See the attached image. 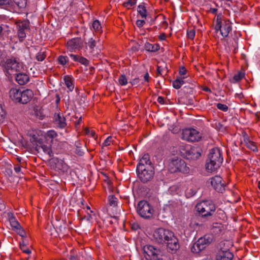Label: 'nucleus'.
Returning <instances> with one entry per match:
<instances>
[{"label": "nucleus", "mask_w": 260, "mask_h": 260, "mask_svg": "<svg viewBox=\"0 0 260 260\" xmlns=\"http://www.w3.org/2000/svg\"><path fill=\"white\" fill-rule=\"evenodd\" d=\"M10 98L15 103H16V88H12L9 91Z\"/></svg>", "instance_id": "nucleus-34"}, {"label": "nucleus", "mask_w": 260, "mask_h": 260, "mask_svg": "<svg viewBox=\"0 0 260 260\" xmlns=\"http://www.w3.org/2000/svg\"><path fill=\"white\" fill-rule=\"evenodd\" d=\"M23 59L21 60L22 61ZM26 66L24 64L23 61H17V72L19 71H25L26 70Z\"/></svg>", "instance_id": "nucleus-38"}, {"label": "nucleus", "mask_w": 260, "mask_h": 260, "mask_svg": "<svg viewBox=\"0 0 260 260\" xmlns=\"http://www.w3.org/2000/svg\"><path fill=\"white\" fill-rule=\"evenodd\" d=\"M83 42L80 38H75L67 42V48L71 51L78 49L83 46Z\"/></svg>", "instance_id": "nucleus-16"}, {"label": "nucleus", "mask_w": 260, "mask_h": 260, "mask_svg": "<svg viewBox=\"0 0 260 260\" xmlns=\"http://www.w3.org/2000/svg\"><path fill=\"white\" fill-rule=\"evenodd\" d=\"M148 166H151L149 155L147 153L144 154L140 159L137 169H140L141 167H142V168H148Z\"/></svg>", "instance_id": "nucleus-17"}, {"label": "nucleus", "mask_w": 260, "mask_h": 260, "mask_svg": "<svg viewBox=\"0 0 260 260\" xmlns=\"http://www.w3.org/2000/svg\"><path fill=\"white\" fill-rule=\"evenodd\" d=\"M3 111V110L2 105L0 104V123L2 122L4 119V115L2 114Z\"/></svg>", "instance_id": "nucleus-60"}, {"label": "nucleus", "mask_w": 260, "mask_h": 260, "mask_svg": "<svg viewBox=\"0 0 260 260\" xmlns=\"http://www.w3.org/2000/svg\"><path fill=\"white\" fill-rule=\"evenodd\" d=\"M17 26L19 27L17 37L19 38L20 41L21 42L26 37L25 30L29 28V21L28 20H24L21 21L19 20H17Z\"/></svg>", "instance_id": "nucleus-13"}, {"label": "nucleus", "mask_w": 260, "mask_h": 260, "mask_svg": "<svg viewBox=\"0 0 260 260\" xmlns=\"http://www.w3.org/2000/svg\"><path fill=\"white\" fill-rule=\"evenodd\" d=\"M186 73V70L184 67H181L179 69V74L180 75H184Z\"/></svg>", "instance_id": "nucleus-59"}, {"label": "nucleus", "mask_w": 260, "mask_h": 260, "mask_svg": "<svg viewBox=\"0 0 260 260\" xmlns=\"http://www.w3.org/2000/svg\"><path fill=\"white\" fill-rule=\"evenodd\" d=\"M6 75L10 81L14 78L16 81V60L14 59H7L5 62Z\"/></svg>", "instance_id": "nucleus-10"}, {"label": "nucleus", "mask_w": 260, "mask_h": 260, "mask_svg": "<svg viewBox=\"0 0 260 260\" xmlns=\"http://www.w3.org/2000/svg\"><path fill=\"white\" fill-rule=\"evenodd\" d=\"M17 235L21 238L27 237V234L25 230L21 226L17 221Z\"/></svg>", "instance_id": "nucleus-31"}, {"label": "nucleus", "mask_w": 260, "mask_h": 260, "mask_svg": "<svg viewBox=\"0 0 260 260\" xmlns=\"http://www.w3.org/2000/svg\"><path fill=\"white\" fill-rule=\"evenodd\" d=\"M195 36V30L194 29H191L187 32L188 38L190 39H193Z\"/></svg>", "instance_id": "nucleus-51"}, {"label": "nucleus", "mask_w": 260, "mask_h": 260, "mask_svg": "<svg viewBox=\"0 0 260 260\" xmlns=\"http://www.w3.org/2000/svg\"><path fill=\"white\" fill-rule=\"evenodd\" d=\"M223 226L221 223L215 222L213 223L211 230L214 234H218L223 230Z\"/></svg>", "instance_id": "nucleus-25"}, {"label": "nucleus", "mask_w": 260, "mask_h": 260, "mask_svg": "<svg viewBox=\"0 0 260 260\" xmlns=\"http://www.w3.org/2000/svg\"><path fill=\"white\" fill-rule=\"evenodd\" d=\"M223 162L220 150L217 148L210 150L208 159L206 161V168L208 172H212L217 170Z\"/></svg>", "instance_id": "nucleus-2"}, {"label": "nucleus", "mask_w": 260, "mask_h": 260, "mask_svg": "<svg viewBox=\"0 0 260 260\" xmlns=\"http://www.w3.org/2000/svg\"><path fill=\"white\" fill-rule=\"evenodd\" d=\"M149 74L148 73H145L144 76V81H146V82H149Z\"/></svg>", "instance_id": "nucleus-63"}, {"label": "nucleus", "mask_w": 260, "mask_h": 260, "mask_svg": "<svg viewBox=\"0 0 260 260\" xmlns=\"http://www.w3.org/2000/svg\"><path fill=\"white\" fill-rule=\"evenodd\" d=\"M243 74H242V73H240V72H239L238 73L235 74L234 76H233V79L236 81V82H238V81H239L240 80H241L242 78L243 77Z\"/></svg>", "instance_id": "nucleus-44"}, {"label": "nucleus", "mask_w": 260, "mask_h": 260, "mask_svg": "<svg viewBox=\"0 0 260 260\" xmlns=\"http://www.w3.org/2000/svg\"><path fill=\"white\" fill-rule=\"evenodd\" d=\"M144 48L148 52H154L159 49V45L158 44H151L147 42L145 44Z\"/></svg>", "instance_id": "nucleus-24"}, {"label": "nucleus", "mask_w": 260, "mask_h": 260, "mask_svg": "<svg viewBox=\"0 0 260 260\" xmlns=\"http://www.w3.org/2000/svg\"><path fill=\"white\" fill-rule=\"evenodd\" d=\"M21 137V139L19 140V142L22 146L26 147L27 146V142L22 136Z\"/></svg>", "instance_id": "nucleus-55"}, {"label": "nucleus", "mask_w": 260, "mask_h": 260, "mask_svg": "<svg viewBox=\"0 0 260 260\" xmlns=\"http://www.w3.org/2000/svg\"><path fill=\"white\" fill-rule=\"evenodd\" d=\"M216 126L220 131H223L225 129V127L220 122L216 123Z\"/></svg>", "instance_id": "nucleus-61"}, {"label": "nucleus", "mask_w": 260, "mask_h": 260, "mask_svg": "<svg viewBox=\"0 0 260 260\" xmlns=\"http://www.w3.org/2000/svg\"><path fill=\"white\" fill-rule=\"evenodd\" d=\"M22 168H23V170H21V168L17 166V177H19L20 179H23V175L24 174V171H25V169L24 167L22 166Z\"/></svg>", "instance_id": "nucleus-41"}, {"label": "nucleus", "mask_w": 260, "mask_h": 260, "mask_svg": "<svg viewBox=\"0 0 260 260\" xmlns=\"http://www.w3.org/2000/svg\"><path fill=\"white\" fill-rule=\"evenodd\" d=\"M217 107L218 109L225 112L227 111L228 110V107L226 105L221 103H218L217 104Z\"/></svg>", "instance_id": "nucleus-45"}, {"label": "nucleus", "mask_w": 260, "mask_h": 260, "mask_svg": "<svg viewBox=\"0 0 260 260\" xmlns=\"http://www.w3.org/2000/svg\"><path fill=\"white\" fill-rule=\"evenodd\" d=\"M64 81L69 90L71 91H72L74 89V85L72 78L70 76H66L64 77Z\"/></svg>", "instance_id": "nucleus-30"}, {"label": "nucleus", "mask_w": 260, "mask_h": 260, "mask_svg": "<svg viewBox=\"0 0 260 260\" xmlns=\"http://www.w3.org/2000/svg\"><path fill=\"white\" fill-rule=\"evenodd\" d=\"M157 102L161 104H163L164 103V99L163 97L162 96H159L158 98H157Z\"/></svg>", "instance_id": "nucleus-64"}, {"label": "nucleus", "mask_w": 260, "mask_h": 260, "mask_svg": "<svg viewBox=\"0 0 260 260\" xmlns=\"http://www.w3.org/2000/svg\"><path fill=\"white\" fill-rule=\"evenodd\" d=\"M20 249L24 252L26 254H30L31 253V251L29 248L27 246H22Z\"/></svg>", "instance_id": "nucleus-52"}, {"label": "nucleus", "mask_w": 260, "mask_h": 260, "mask_svg": "<svg viewBox=\"0 0 260 260\" xmlns=\"http://www.w3.org/2000/svg\"><path fill=\"white\" fill-rule=\"evenodd\" d=\"M152 239L159 244L167 245V248L172 252H176L180 247L178 239L170 230L162 228L156 229L153 232Z\"/></svg>", "instance_id": "nucleus-1"}, {"label": "nucleus", "mask_w": 260, "mask_h": 260, "mask_svg": "<svg viewBox=\"0 0 260 260\" xmlns=\"http://www.w3.org/2000/svg\"><path fill=\"white\" fill-rule=\"evenodd\" d=\"M118 82L122 86L125 85L127 83V79L125 75H121L118 79Z\"/></svg>", "instance_id": "nucleus-37"}, {"label": "nucleus", "mask_w": 260, "mask_h": 260, "mask_svg": "<svg viewBox=\"0 0 260 260\" xmlns=\"http://www.w3.org/2000/svg\"><path fill=\"white\" fill-rule=\"evenodd\" d=\"M140 82V80L138 78H136L134 79H133L132 81H131L129 82V83L132 85H137L139 84Z\"/></svg>", "instance_id": "nucleus-56"}, {"label": "nucleus", "mask_w": 260, "mask_h": 260, "mask_svg": "<svg viewBox=\"0 0 260 260\" xmlns=\"http://www.w3.org/2000/svg\"><path fill=\"white\" fill-rule=\"evenodd\" d=\"M204 249V246L197 241L192 246L191 250L193 253H198Z\"/></svg>", "instance_id": "nucleus-27"}, {"label": "nucleus", "mask_w": 260, "mask_h": 260, "mask_svg": "<svg viewBox=\"0 0 260 260\" xmlns=\"http://www.w3.org/2000/svg\"><path fill=\"white\" fill-rule=\"evenodd\" d=\"M113 141V137L111 136L108 137L104 142L103 144V146H109L111 143Z\"/></svg>", "instance_id": "nucleus-46"}, {"label": "nucleus", "mask_w": 260, "mask_h": 260, "mask_svg": "<svg viewBox=\"0 0 260 260\" xmlns=\"http://www.w3.org/2000/svg\"><path fill=\"white\" fill-rule=\"evenodd\" d=\"M137 173L140 180L143 183L150 181L153 177L154 172L151 166H148V168L137 169Z\"/></svg>", "instance_id": "nucleus-8"}, {"label": "nucleus", "mask_w": 260, "mask_h": 260, "mask_svg": "<svg viewBox=\"0 0 260 260\" xmlns=\"http://www.w3.org/2000/svg\"><path fill=\"white\" fill-rule=\"evenodd\" d=\"M215 29L216 32L220 31L223 38H226L232 30V22L229 19H222L221 16L218 15L216 20Z\"/></svg>", "instance_id": "nucleus-5"}, {"label": "nucleus", "mask_w": 260, "mask_h": 260, "mask_svg": "<svg viewBox=\"0 0 260 260\" xmlns=\"http://www.w3.org/2000/svg\"><path fill=\"white\" fill-rule=\"evenodd\" d=\"M109 204L111 206H115L117 204V198L113 196H110L108 198Z\"/></svg>", "instance_id": "nucleus-40"}, {"label": "nucleus", "mask_w": 260, "mask_h": 260, "mask_svg": "<svg viewBox=\"0 0 260 260\" xmlns=\"http://www.w3.org/2000/svg\"><path fill=\"white\" fill-rule=\"evenodd\" d=\"M32 92L29 89H26L19 93L17 89V102L22 104L27 103L32 97Z\"/></svg>", "instance_id": "nucleus-14"}, {"label": "nucleus", "mask_w": 260, "mask_h": 260, "mask_svg": "<svg viewBox=\"0 0 260 260\" xmlns=\"http://www.w3.org/2000/svg\"><path fill=\"white\" fill-rule=\"evenodd\" d=\"M93 29L97 32H101L102 26L100 21L98 20H94L92 24Z\"/></svg>", "instance_id": "nucleus-33"}, {"label": "nucleus", "mask_w": 260, "mask_h": 260, "mask_svg": "<svg viewBox=\"0 0 260 260\" xmlns=\"http://www.w3.org/2000/svg\"><path fill=\"white\" fill-rule=\"evenodd\" d=\"M11 0H0V6H4L6 5H13Z\"/></svg>", "instance_id": "nucleus-49"}, {"label": "nucleus", "mask_w": 260, "mask_h": 260, "mask_svg": "<svg viewBox=\"0 0 260 260\" xmlns=\"http://www.w3.org/2000/svg\"><path fill=\"white\" fill-rule=\"evenodd\" d=\"M78 62L85 66L89 64V61L85 57L79 56Z\"/></svg>", "instance_id": "nucleus-42"}, {"label": "nucleus", "mask_w": 260, "mask_h": 260, "mask_svg": "<svg viewBox=\"0 0 260 260\" xmlns=\"http://www.w3.org/2000/svg\"><path fill=\"white\" fill-rule=\"evenodd\" d=\"M29 140L35 147V149L38 153L47 154L50 157L53 156L51 147L44 144L43 139L39 135L35 134L30 135Z\"/></svg>", "instance_id": "nucleus-3"}, {"label": "nucleus", "mask_w": 260, "mask_h": 260, "mask_svg": "<svg viewBox=\"0 0 260 260\" xmlns=\"http://www.w3.org/2000/svg\"><path fill=\"white\" fill-rule=\"evenodd\" d=\"M27 0H17V7L25 9L26 6Z\"/></svg>", "instance_id": "nucleus-39"}, {"label": "nucleus", "mask_w": 260, "mask_h": 260, "mask_svg": "<svg viewBox=\"0 0 260 260\" xmlns=\"http://www.w3.org/2000/svg\"><path fill=\"white\" fill-rule=\"evenodd\" d=\"M137 211L141 217L145 219L152 217L154 211L152 206L145 200H142L138 203Z\"/></svg>", "instance_id": "nucleus-7"}, {"label": "nucleus", "mask_w": 260, "mask_h": 260, "mask_svg": "<svg viewBox=\"0 0 260 260\" xmlns=\"http://www.w3.org/2000/svg\"><path fill=\"white\" fill-rule=\"evenodd\" d=\"M202 138V134L194 128H186L183 131L182 138L189 142L199 141Z\"/></svg>", "instance_id": "nucleus-9"}, {"label": "nucleus", "mask_w": 260, "mask_h": 260, "mask_svg": "<svg viewBox=\"0 0 260 260\" xmlns=\"http://www.w3.org/2000/svg\"><path fill=\"white\" fill-rule=\"evenodd\" d=\"M54 122L60 128H63L67 125L65 117L60 114H54Z\"/></svg>", "instance_id": "nucleus-19"}, {"label": "nucleus", "mask_w": 260, "mask_h": 260, "mask_svg": "<svg viewBox=\"0 0 260 260\" xmlns=\"http://www.w3.org/2000/svg\"><path fill=\"white\" fill-rule=\"evenodd\" d=\"M163 69L161 67L158 66L157 68V74L159 75H162V72Z\"/></svg>", "instance_id": "nucleus-62"}, {"label": "nucleus", "mask_w": 260, "mask_h": 260, "mask_svg": "<svg viewBox=\"0 0 260 260\" xmlns=\"http://www.w3.org/2000/svg\"><path fill=\"white\" fill-rule=\"evenodd\" d=\"M13 146H15V144H13L12 146H8V148L9 149V150L8 151L11 153H13V152L16 151V149L14 148Z\"/></svg>", "instance_id": "nucleus-58"}, {"label": "nucleus", "mask_w": 260, "mask_h": 260, "mask_svg": "<svg viewBox=\"0 0 260 260\" xmlns=\"http://www.w3.org/2000/svg\"><path fill=\"white\" fill-rule=\"evenodd\" d=\"M198 242L205 248L213 241V236L211 235H206L204 237H201L198 239Z\"/></svg>", "instance_id": "nucleus-20"}, {"label": "nucleus", "mask_w": 260, "mask_h": 260, "mask_svg": "<svg viewBox=\"0 0 260 260\" xmlns=\"http://www.w3.org/2000/svg\"><path fill=\"white\" fill-rule=\"evenodd\" d=\"M57 134L54 130H50L47 133V136L50 138H55L57 137Z\"/></svg>", "instance_id": "nucleus-43"}, {"label": "nucleus", "mask_w": 260, "mask_h": 260, "mask_svg": "<svg viewBox=\"0 0 260 260\" xmlns=\"http://www.w3.org/2000/svg\"><path fill=\"white\" fill-rule=\"evenodd\" d=\"M233 254L229 251H221L216 256V260H232Z\"/></svg>", "instance_id": "nucleus-21"}, {"label": "nucleus", "mask_w": 260, "mask_h": 260, "mask_svg": "<svg viewBox=\"0 0 260 260\" xmlns=\"http://www.w3.org/2000/svg\"><path fill=\"white\" fill-rule=\"evenodd\" d=\"M52 161L55 164V168L63 172H67L69 169V166L61 159L54 158Z\"/></svg>", "instance_id": "nucleus-18"}, {"label": "nucleus", "mask_w": 260, "mask_h": 260, "mask_svg": "<svg viewBox=\"0 0 260 260\" xmlns=\"http://www.w3.org/2000/svg\"><path fill=\"white\" fill-rule=\"evenodd\" d=\"M196 209L203 217H209L214 214L216 207L212 201L206 200L198 203Z\"/></svg>", "instance_id": "nucleus-6"}, {"label": "nucleus", "mask_w": 260, "mask_h": 260, "mask_svg": "<svg viewBox=\"0 0 260 260\" xmlns=\"http://www.w3.org/2000/svg\"><path fill=\"white\" fill-rule=\"evenodd\" d=\"M46 57V55L45 51H39L37 55L36 59L40 61H42Z\"/></svg>", "instance_id": "nucleus-36"}, {"label": "nucleus", "mask_w": 260, "mask_h": 260, "mask_svg": "<svg viewBox=\"0 0 260 260\" xmlns=\"http://www.w3.org/2000/svg\"><path fill=\"white\" fill-rule=\"evenodd\" d=\"M184 78H177L173 82L172 85L174 88L179 89L181 86L185 83Z\"/></svg>", "instance_id": "nucleus-28"}, {"label": "nucleus", "mask_w": 260, "mask_h": 260, "mask_svg": "<svg viewBox=\"0 0 260 260\" xmlns=\"http://www.w3.org/2000/svg\"><path fill=\"white\" fill-rule=\"evenodd\" d=\"M8 218V224L10 225L9 229L14 231H16V220L14 214L11 212L7 214Z\"/></svg>", "instance_id": "nucleus-22"}, {"label": "nucleus", "mask_w": 260, "mask_h": 260, "mask_svg": "<svg viewBox=\"0 0 260 260\" xmlns=\"http://www.w3.org/2000/svg\"><path fill=\"white\" fill-rule=\"evenodd\" d=\"M244 143L247 146V147H248L253 151H256L257 150V147L256 146V145L253 142L249 140V138H248L247 137H244Z\"/></svg>", "instance_id": "nucleus-26"}, {"label": "nucleus", "mask_w": 260, "mask_h": 260, "mask_svg": "<svg viewBox=\"0 0 260 260\" xmlns=\"http://www.w3.org/2000/svg\"><path fill=\"white\" fill-rule=\"evenodd\" d=\"M137 11L139 14L142 18H146L147 16V11L144 5H140L138 6Z\"/></svg>", "instance_id": "nucleus-32"}, {"label": "nucleus", "mask_w": 260, "mask_h": 260, "mask_svg": "<svg viewBox=\"0 0 260 260\" xmlns=\"http://www.w3.org/2000/svg\"><path fill=\"white\" fill-rule=\"evenodd\" d=\"M145 23V21L144 20H138L136 21V25L138 27H141L144 25Z\"/></svg>", "instance_id": "nucleus-54"}, {"label": "nucleus", "mask_w": 260, "mask_h": 260, "mask_svg": "<svg viewBox=\"0 0 260 260\" xmlns=\"http://www.w3.org/2000/svg\"><path fill=\"white\" fill-rule=\"evenodd\" d=\"M212 187L219 192H222L224 190L225 185L222 182V178L219 176H215L211 178L209 181Z\"/></svg>", "instance_id": "nucleus-12"}, {"label": "nucleus", "mask_w": 260, "mask_h": 260, "mask_svg": "<svg viewBox=\"0 0 260 260\" xmlns=\"http://www.w3.org/2000/svg\"><path fill=\"white\" fill-rule=\"evenodd\" d=\"M67 57L64 56H60L58 58V62L62 65H64L67 62Z\"/></svg>", "instance_id": "nucleus-48"}, {"label": "nucleus", "mask_w": 260, "mask_h": 260, "mask_svg": "<svg viewBox=\"0 0 260 260\" xmlns=\"http://www.w3.org/2000/svg\"><path fill=\"white\" fill-rule=\"evenodd\" d=\"M168 170L171 173L181 172L187 174L189 172V168L184 160L175 157L170 160L168 164Z\"/></svg>", "instance_id": "nucleus-4"}, {"label": "nucleus", "mask_w": 260, "mask_h": 260, "mask_svg": "<svg viewBox=\"0 0 260 260\" xmlns=\"http://www.w3.org/2000/svg\"><path fill=\"white\" fill-rule=\"evenodd\" d=\"M87 45L89 47L90 49H93L95 46V41L92 38H90L88 43Z\"/></svg>", "instance_id": "nucleus-47"}, {"label": "nucleus", "mask_w": 260, "mask_h": 260, "mask_svg": "<svg viewBox=\"0 0 260 260\" xmlns=\"http://www.w3.org/2000/svg\"><path fill=\"white\" fill-rule=\"evenodd\" d=\"M135 4V3L133 1H132V0H128L127 2H126L123 4V5L124 7L129 8L130 7H131L132 6L134 5Z\"/></svg>", "instance_id": "nucleus-50"}, {"label": "nucleus", "mask_w": 260, "mask_h": 260, "mask_svg": "<svg viewBox=\"0 0 260 260\" xmlns=\"http://www.w3.org/2000/svg\"><path fill=\"white\" fill-rule=\"evenodd\" d=\"M29 81L28 75L24 73H17V83L24 85Z\"/></svg>", "instance_id": "nucleus-23"}, {"label": "nucleus", "mask_w": 260, "mask_h": 260, "mask_svg": "<svg viewBox=\"0 0 260 260\" xmlns=\"http://www.w3.org/2000/svg\"><path fill=\"white\" fill-rule=\"evenodd\" d=\"M178 103L182 105H192L193 100L191 98L187 99L183 97L179 98L178 99Z\"/></svg>", "instance_id": "nucleus-29"}, {"label": "nucleus", "mask_w": 260, "mask_h": 260, "mask_svg": "<svg viewBox=\"0 0 260 260\" xmlns=\"http://www.w3.org/2000/svg\"><path fill=\"white\" fill-rule=\"evenodd\" d=\"M29 241L27 237L21 238L19 241V248L22 246H27L28 245Z\"/></svg>", "instance_id": "nucleus-35"}, {"label": "nucleus", "mask_w": 260, "mask_h": 260, "mask_svg": "<svg viewBox=\"0 0 260 260\" xmlns=\"http://www.w3.org/2000/svg\"><path fill=\"white\" fill-rule=\"evenodd\" d=\"M203 152L202 148L199 146H193L186 150V158L187 159H196L199 158Z\"/></svg>", "instance_id": "nucleus-15"}, {"label": "nucleus", "mask_w": 260, "mask_h": 260, "mask_svg": "<svg viewBox=\"0 0 260 260\" xmlns=\"http://www.w3.org/2000/svg\"><path fill=\"white\" fill-rule=\"evenodd\" d=\"M69 56L74 61L78 62L79 55L73 54H70Z\"/></svg>", "instance_id": "nucleus-57"}, {"label": "nucleus", "mask_w": 260, "mask_h": 260, "mask_svg": "<svg viewBox=\"0 0 260 260\" xmlns=\"http://www.w3.org/2000/svg\"><path fill=\"white\" fill-rule=\"evenodd\" d=\"M144 252L147 254L146 259L157 260L161 255V251L159 248L151 245H147L143 247Z\"/></svg>", "instance_id": "nucleus-11"}, {"label": "nucleus", "mask_w": 260, "mask_h": 260, "mask_svg": "<svg viewBox=\"0 0 260 260\" xmlns=\"http://www.w3.org/2000/svg\"><path fill=\"white\" fill-rule=\"evenodd\" d=\"M75 153L79 156H82V155H83L84 152L82 150V149H81L80 147L76 146V148L75 150Z\"/></svg>", "instance_id": "nucleus-53"}]
</instances>
